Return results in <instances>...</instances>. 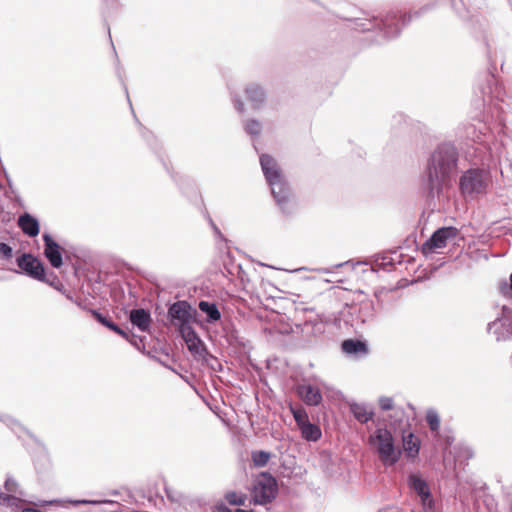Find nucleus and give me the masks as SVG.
I'll list each match as a JSON object with an SVG mask.
<instances>
[{
    "label": "nucleus",
    "mask_w": 512,
    "mask_h": 512,
    "mask_svg": "<svg viewBox=\"0 0 512 512\" xmlns=\"http://www.w3.org/2000/svg\"><path fill=\"white\" fill-rule=\"evenodd\" d=\"M460 152L451 141L439 143L429 154L420 179V188L428 201L439 199L444 187L457 174Z\"/></svg>",
    "instance_id": "1"
},
{
    "label": "nucleus",
    "mask_w": 512,
    "mask_h": 512,
    "mask_svg": "<svg viewBox=\"0 0 512 512\" xmlns=\"http://www.w3.org/2000/svg\"><path fill=\"white\" fill-rule=\"evenodd\" d=\"M421 11L413 14H402L400 11L391 10L377 16H369L366 18H356L353 20V28L359 32H367L377 30L382 39L388 40L397 37L401 28L408 24L413 17H420Z\"/></svg>",
    "instance_id": "2"
},
{
    "label": "nucleus",
    "mask_w": 512,
    "mask_h": 512,
    "mask_svg": "<svg viewBox=\"0 0 512 512\" xmlns=\"http://www.w3.org/2000/svg\"><path fill=\"white\" fill-rule=\"evenodd\" d=\"M260 165L276 204L283 213L289 214L291 211V189L278 162L271 155L262 154L260 156Z\"/></svg>",
    "instance_id": "3"
},
{
    "label": "nucleus",
    "mask_w": 512,
    "mask_h": 512,
    "mask_svg": "<svg viewBox=\"0 0 512 512\" xmlns=\"http://www.w3.org/2000/svg\"><path fill=\"white\" fill-rule=\"evenodd\" d=\"M491 183L489 168L471 167L459 178V191L464 198L475 199L486 194Z\"/></svg>",
    "instance_id": "4"
},
{
    "label": "nucleus",
    "mask_w": 512,
    "mask_h": 512,
    "mask_svg": "<svg viewBox=\"0 0 512 512\" xmlns=\"http://www.w3.org/2000/svg\"><path fill=\"white\" fill-rule=\"evenodd\" d=\"M369 444L374 447L385 466L395 465L401 457L402 451L396 447L394 437L386 427L377 428L370 435Z\"/></svg>",
    "instance_id": "5"
},
{
    "label": "nucleus",
    "mask_w": 512,
    "mask_h": 512,
    "mask_svg": "<svg viewBox=\"0 0 512 512\" xmlns=\"http://www.w3.org/2000/svg\"><path fill=\"white\" fill-rule=\"evenodd\" d=\"M249 504L267 505L278 495V483L268 472H261L250 489Z\"/></svg>",
    "instance_id": "6"
},
{
    "label": "nucleus",
    "mask_w": 512,
    "mask_h": 512,
    "mask_svg": "<svg viewBox=\"0 0 512 512\" xmlns=\"http://www.w3.org/2000/svg\"><path fill=\"white\" fill-rule=\"evenodd\" d=\"M488 333L494 335L497 342L512 339V308L502 306L498 317L487 325Z\"/></svg>",
    "instance_id": "7"
},
{
    "label": "nucleus",
    "mask_w": 512,
    "mask_h": 512,
    "mask_svg": "<svg viewBox=\"0 0 512 512\" xmlns=\"http://www.w3.org/2000/svg\"><path fill=\"white\" fill-rule=\"evenodd\" d=\"M197 311L185 300L176 301L168 308V319L178 329L191 324Z\"/></svg>",
    "instance_id": "8"
},
{
    "label": "nucleus",
    "mask_w": 512,
    "mask_h": 512,
    "mask_svg": "<svg viewBox=\"0 0 512 512\" xmlns=\"http://www.w3.org/2000/svg\"><path fill=\"white\" fill-rule=\"evenodd\" d=\"M16 263L21 271L38 281H46V273L43 262L30 253H23L18 256Z\"/></svg>",
    "instance_id": "9"
},
{
    "label": "nucleus",
    "mask_w": 512,
    "mask_h": 512,
    "mask_svg": "<svg viewBox=\"0 0 512 512\" xmlns=\"http://www.w3.org/2000/svg\"><path fill=\"white\" fill-rule=\"evenodd\" d=\"M35 506H47V505H55L59 507H67L68 504L78 506V505H100V504H110L115 508L113 510H104L103 512H122L121 504L117 501L113 500H89V499H53V500H39L38 502L33 503Z\"/></svg>",
    "instance_id": "10"
},
{
    "label": "nucleus",
    "mask_w": 512,
    "mask_h": 512,
    "mask_svg": "<svg viewBox=\"0 0 512 512\" xmlns=\"http://www.w3.org/2000/svg\"><path fill=\"white\" fill-rule=\"evenodd\" d=\"M458 234V229L453 226H447L437 229L431 237L423 244V253H431L436 249L444 248L447 242L455 238Z\"/></svg>",
    "instance_id": "11"
},
{
    "label": "nucleus",
    "mask_w": 512,
    "mask_h": 512,
    "mask_svg": "<svg viewBox=\"0 0 512 512\" xmlns=\"http://www.w3.org/2000/svg\"><path fill=\"white\" fill-rule=\"evenodd\" d=\"M44 241V256L53 268L63 265L62 248L49 233L42 235Z\"/></svg>",
    "instance_id": "12"
},
{
    "label": "nucleus",
    "mask_w": 512,
    "mask_h": 512,
    "mask_svg": "<svg viewBox=\"0 0 512 512\" xmlns=\"http://www.w3.org/2000/svg\"><path fill=\"white\" fill-rule=\"evenodd\" d=\"M297 395L308 406H318L322 402L321 391L310 384H300L296 388Z\"/></svg>",
    "instance_id": "13"
},
{
    "label": "nucleus",
    "mask_w": 512,
    "mask_h": 512,
    "mask_svg": "<svg viewBox=\"0 0 512 512\" xmlns=\"http://www.w3.org/2000/svg\"><path fill=\"white\" fill-rule=\"evenodd\" d=\"M17 224L21 231L28 237H36L40 232L38 219L28 212H25L18 217Z\"/></svg>",
    "instance_id": "14"
},
{
    "label": "nucleus",
    "mask_w": 512,
    "mask_h": 512,
    "mask_svg": "<svg viewBox=\"0 0 512 512\" xmlns=\"http://www.w3.org/2000/svg\"><path fill=\"white\" fill-rule=\"evenodd\" d=\"M129 320L133 326H136L142 332L149 331L152 322L150 312L143 308L132 309Z\"/></svg>",
    "instance_id": "15"
},
{
    "label": "nucleus",
    "mask_w": 512,
    "mask_h": 512,
    "mask_svg": "<svg viewBox=\"0 0 512 512\" xmlns=\"http://www.w3.org/2000/svg\"><path fill=\"white\" fill-rule=\"evenodd\" d=\"M245 95L254 109H260L266 101L265 90L256 83H250L246 86Z\"/></svg>",
    "instance_id": "16"
},
{
    "label": "nucleus",
    "mask_w": 512,
    "mask_h": 512,
    "mask_svg": "<svg viewBox=\"0 0 512 512\" xmlns=\"http://www.w3.org/2000/svg\"><path fill=\"white\" fill-rule=\"evenodd\" d=\"M188 350L197 358L202 359L206 363L209 362V360H214L216 362V358L210 354L205 347L203 341L200 339V337H196L190 341L186 342Z\"/></svg>",
    "instance_id": "17"
},
{
    "label": "nucleus",
    "mask_w": 512,
    "mask_h": 512,
    "mask_svg": "<svg viewBox=\"0 0 512 512\" xmlns=\"http://www.w3.org/2000/svg\"><path fill=\"white\" fill-rule=\"evenodd\" d=\"M403 450L408 458H415L419 454L420 440L412 432L402 435Z\"/></svg>",
    "instance_id": "18"
},
{
    "label": "nucleus",
    "mask_w": 512,
    "mask_h": 512,
    "mask_svg": "<svg viewBox=\"0 0 512 512\" xmlns=\"http://www.w3.org/2000/svg\"><path fill=\"white\" fill-rule=\"evenodd\" d=\"M410 487L420 496L422 504L429 500L430 489L425 480L412 474L409 476Z\"/></svg>",
    "instance_id": "19"
},
{
    "label": "nucleus",
    "mask_w": 512,
    "mask_h": 512,
    "mask_svg": "<svg viewBox=\"0 0 512 512\" xmlns=\"http://www.w3.org/2000/svg\"><path fill=\"white\" fill-rule=\"evenodd\" d=\"M342 350L348 355L366 354L367 344L359 339H346L341 344Z\"/></svg>",
    "instance_id": "20"
},
{
    "label": "nucleus",
    "mask_w": 512,
    "mask_h": 512,
    "mask_svg": "<svg viewBox=\"0 0 512 512\" xmlns=\"http://www.w3.org/2000/svg\"><path fill=\"white\" fill-rule=\"evenodd\" d=\"M199 310L206 315L208 323H215L221 318V313L214 302L202 300L198 304Z\"/></svg>",
    "instance_id": "21"
},
{
    "label": "nucleus",
    "mask_w": 512,
    "mask_h": 512,
    "mask_svg": "<svg viewBox=\"0 0 512 512\" xmlns=\"http://www.w3.org/2000/svg\"><path fill=\"white\" fill-rule=\"evenodd\" d=\"M349 408L355 419L362 424H366L373 418V410H368L367 406L363 403H351Z\"/></svg>",
    "instance_id": "22"
},
{
    "label": "nucleus",
    "mask_w": 512,
    "mask_h": 512,
    "mask_svg": "<svg viewBox=\"0 0 512 512\" xmlns=\"http://www.w3.org/2000/svg\"><path fill=\"white\" fill-rule=\"evenodd\" d=\"M302 437L311 442H316L321 438V429L318 425L311 423L310 421L301 426L300 428Z\"/></svg>",
    "instance_id": "23"
},
{
    "label": "nucleus",
    "mask_w": 512,
    "mask_h": 512,
    "mask_svg": "<svg viewBox=\"0 0 512 512\" xmlns=\"http://www.w3.org/2000/svg\"><path fill=\"white\" fill-rule=\"evenodd\" d=\"M376 311L374 303L371 300L363 301L359 307L358 318L362 323L372 320L375 317Z\"/></svg>",
    "instance_id": "24"
},
{
    "label": "nucleus",
    "mask_w": 512,
    "mask_h": 512,
    "mask_svg": "<svg viewBox=\"0 0 512 512\" xmlns=\"http://www.w3.org/2000/svg\"><path fill=\"white\" fill-rule=\"evenodd\" d=\"M224 499L232 506H245L248 500V496L245 493L228 491L225 493Z\"/></svg>",
    "instance_id": "25"
},
{
    "label": "nucleus",
    "mask_w": 512,
    "mask_h": 512,
    "mask_svg": "<svg viewBox=\"0 0 512 512\" xmlns=\"http://www.w3.org/2000/svg\"><path fill=\"white\" fill-rule=\"evenodd\" d=\"M252 462L255 467L262 468L267 465L271 458V453L266 451H253L251 454Z\"/></svg>",
    "instance_id": "26"
},
{
    "label": "nucleus",
    "mask_w": 512,
    "mask_h": 512,
    "mask_svg": "<svg viewBox=\"0 0 512 512\" xmlns=\"http://www.w3.org/2000/svg\"><path fill=\"white\" fill-rule=\"evenodd\" d=\"M244 130L248 135L257 137L262 132V124L257 119H249L244 123Z\"/></svg>",
    "instance_id": "27"
},
{
    "label": "nucleus",
    "mask_w": 512,
    "mask_h": 512,
    "mask_svg": "<svg viewBox=\"0 0 512 512\" xmlns=\"http://www.w3.org/2000/svg\"><path fill=\"white\" fill-rule=\"evenodd\" d=\"M290 411H291L293 418L299 428L301 426H303L304 424H306L307 422H309L308 414L304 408H302V407L297 408V407L290 406Z\"/></svg>",
    "instance_id": "28"
},
{
    "label": "nucleus",
    "mask_w": 512,
    "mask_h": 512,
    "mask_svg": "<svg viewBox=\"0 0 512 512\" xmlns=\"http://www.w3.org/2000/svg\"><path fill=\"white\" fill-rule=\"evenodd\" d=\"M426 421L432 432H437L440 428V417L436 410L429 409L426 413Z\"/></svg>",
    "instance_id": "29"
},
{
    "label": "nucleus",
    "mask_w": 512,
    "mask_h": 512,
    "mask_svg": "<svg viewBox=\"0 0 512 512\" xmlns=\"http://www.w3.org/2000/svg\"><path fill=\"white\" fill-rule=\"evenodd\" d=\"M466 137L473 142L482 143L483 138L486 137V134L482 131L481 128L477 129L474 125H470L466 128Z\"/></svg>",
    "instance_id": "30"
},
{
    "label": "nucleus",
    "mask_w": 512,
    "mask_h": 512,
    "mask_svg": "<svg viewBox=\"0 0 512 512\" xmlns=\"http://www.w3.org/2000/svg\"><path fill=\"white\" fill-rule=\"evenodd\" d=\"M172 178L177 183V185L180 187L181 190L184 191L185 189H191L195 193L198 192L197 188L195 187V185L191 179L181 176V175H173V174H172Z\"/></svg>",
    "instance_id": "31"
},
{
    "label": "nucleus",
    "mask_w": 512,
    "mask_h": 512,
    "mask_svg": "<svg viewBox=\"0 0 512 512\" xmlns=\"http://www.w3.org/2000/svg\"><path fill=\"white\" fill-rule=\"evenodd\" d=\"M178 331L181 334L182 338L184 339L185 343L196 337H199L196 331L191 326V324L181 327L180 329H178Z\"/></svg>",
    "instance_id": "32"
},
{
    "label": "nucleus",
    "mask_w": 512,
    "mask_h": 512,
    "mask_svg": "<svg viewBox=\"0 0 512 512\" xmlns=\"http://www.w3.org/2000/svg\"><path fill=\"white\" fill-rule=\"evenodd\" d=\"M400 257V255L397 254V252H394L392 254H387V255H384L381 257V262H380V266L383 267V268H386L388 266H394V264L396 262H400L398 260V258Z\"/></svg>",
    "instance_id": "33"
},
{
    "label": "nucleus",
    "mask_w": 512,
    "mask_h": 512,
    "mask_svg": "<svg viewBox=\"0 0 512 512\" xmlns=\"http://www.w3.org/2000/svg\"><path fill=\"white\" fill-rule=\"evenodd\" d=\"M378 404L383 411H392L395 408L393 398L387 396L379 397Z\"/></svg>",
    "instance_id": "34"
},
{
    "label": "nucleus",
    "mask_w": 512,
    "mask_h": 512,
    "mask_svg": "<svg viewBox=\"0 0 512 512\" xmlns=\"http://www.w3.org/2000/svg\"><path fill=\"white\" fill-rule=\"evenodd\" d=\"M93 316L94 318L99 322L101 323L103 326L105 327H109V325L112 323V320L103 315L102 313H100L98 310H95V309H89L88 310Z\"/></svg>",
    "instance_id": "35"
},
{
    "label": "nucleus",
    "mask_w": 512,
    "mask_h": 512,
    "mask_svg": "<svg viewBox=\"0 0 512 512\" xmlns=\"http://www.w3.org/2000/svg\"><path fill=\"white\" fill-rule=\"evenodd\" d=\"M451 5H452V8L454 9V11L456 12V14L460 18L466 17L465 7L461 0H459V1L452 0Z\"/></svg>",
    "instance_id": "36"
},
{
    "label": "nucleus",
    "mask_w": 512,
    "mask_h": 512,
    "mask_svg": "<svg viewBox=\"0 0 512 512\" xmlns=\"http://www.w3.org/2000/svg\"><path fill=\"white\" fill-rule=\"evenodd\" d=\"M165 493H166L167 498L171 502H179L180 499L182 498V495L179 492H177V491H175L172 488L167 487V486H165Z\"/></svg>",
    "instance_id": "37"
},
{
    "label": "nucleus",
    "mask_w": 512,
    "mask_h": 512,
    "mask_svg": "<svg viewBox=\"0 0 512 512\" xmlns=\"http://www.w3.org/2000/svg\"><path fill=\"white\" fill-rule=\"evenodd\" d=\"M404 416V409L402 407H395L392 410V414L389 415V418L393 423H396L398 421H401L402 417Z\"/></svg>",
    "instance_id": "38"
},
{
    "label": "nucleus",
    "mask_w": 512,
    "mask_h": 512,
    "mask_svg": "<svg viewBox=\"0 0 512 512\" xmlns=\"http://www.w3.org/2000/svg\"><path fill=\"white\" fill-rule=\"evenodd\" d=\"M202 214L203 216L207 219L209 225L211 226V228L213 229V231L215 232V234L217 235H221V232L219 230V228L217 227V225L215 224V222L213 221V219L211 218L210 214L208 213L206 207H204V209H202Z\"/></svg>",
    "instance_id": "39"
},
{
    "label": "nucleus",
    "mask_w": 512,
    "mask_h": 512,
    "mask_svg": "<svg viewBox=\"0 0 512 512\" xmlns=\"http://www.w3.org/2000/svg\"><path fill=\"white\" fill-rule=\"evenodd\" d=\"M107 9L112 11H118L122 8L120 0H103Z\"/></svg>",
    "instance_id": "40"
},
{
    "label": "nucleus",
    "mask_w": 512,
    "mask_h": 512,
    "mask_svg": "<svg viewBox=\"0 0 512 512\" xmlns=\"http://www.w3.org/2000/svg\"><path fill=\"white\" fill-rule=\"evenodd\" d=\"M0 256L5 259H9L12 257V248L3 242H0Z\"/></svg>",
    "instance_id": "41"
},
{
    "label": "nucleus",
    "mask_w": 512,
    "mask_h": 512,
    "mask_svg": "<svg viewBox=\"0 0 512 512\" xmlns=\"http://www.w3.org/2000/svg\"><path fill=\"white\" fill-rule=\"evenodd\" d=\"M4 487L7 492L12 493L16 491L17 483L12 477H7L4 482Z\"/></svg>",
    "instance_id": "42"
},
{
    "label": "nucleus",
    "mask_w": 512,
    "mask_h": 512,
    "mask_svg": "<svg viewBox=\"0 0 512 512\" xmlns=\"http://www.w3.org/2000/svg\"><path fill=\"white\" fill-rule=\"evenodd\" d=\"M45 283H48L49 285L51 286H54L57 290L59 291H62L61 288L55 286V282H59V279L58 277L54 274V272H51L48 277L46 276V281H44Z\"/></svg>",
    "instance_id": "43"
},
{
    "label": "nucleus",
    "mask_w": 512,
    "mask_h": 512,
    "mask_svg": "<svg viewBox=\"0 0 512 512\" xmlns=\"http://www.w3.org/2000/svg\"><path fill=\"white\" fill-rule=\"evenodd\" d=\"M218 511L219 512H254L253 510H244V509H241V508H236L235 510H232L230 508H228L227 506L225 505H220L218 507Z\"/></svg>",
    "instance_id": "44"
},
{
    "label": "nucleus",
    "mask_w": 512,
    "mask_h": 512,
    "mask_svg": "<svg viewBox=\"0 0 512 512\" xmlns=\"http://www.w3.org/2000/svg\"><path fill=\"white\" fill-rule=\"evenodd\" d=\"M425 512H433L434 511V501L432 499L431 493L429 492V500H426V504H422Z\"/></svg>",
    "instance_id": "45"
},
{
    "label": "nucleus",
    "mask_w": 512,
    "mask_h": 512,
    "mask_svg": "<svg viewBox=\"0 0 512 512\" xmlns=\"http://www.w3.org/2000/svg\"><path fill=\"white\" fill-rule=\"evenodd\" d=\"M233 104H234L235 109L239 113H243L244 112V104H243V102L241 101V99L239 97H234L233 98Z\"/></svg>",
    "instance_id": "46"
},
{
    "label": "nucleus",
    "mask_w": 512,
    "mask_h": 512,
    "mask_svg": "<svg viewBox=\"0 0 512 512\" xmlns=\"http://www.w3.org/2000/svg\"><path fill=\"white\" fill-rule=\"evenodd\" d=\"M115 333H117L118 335L122 336L124 339L129 340L133 345H136V343L134 341L129 339V334L125 330L120 328L119 326L115 330Z\"/></svg>",
    "instance_id": "47"
},
{
    "label": "nucleus",
    "mask_w": 512,
    "mask_h": 512,
    "mask_svg": "<svg viewBox=\"0 0 512 512\" xmlns=\"http://www.w3.org/2000/svg\"><path fill=\"white\" fill-rule=\"evenodd\" d=\"M510 289L512 290V273L510 274V286H508L507 282L504 281L500 284V291L502 293H506V291Z\"/></svg>",
    "instance_id": "48"
},
{
    "label": "nucleus",
    "mask_w": 512,
    "mask_h": 512,
    "mask_svg": "<svg viewBox=\"0 0 512 512\" xmlns=\"http://www.w3.org/2000/svg\"><path fill=\"white\" fill-rule=\"evenodd\" d=\"M62 292L68 300L75 303V300H77V298H74L70 292H66V291H62Z\"/></svg>",
    "instance_id": "49"
},
{
    "label": "nucleus",
    "mask_w": 512,
    "mask_h": 512,
    "mask_svg": "<svg viewBox=\"0 0 512 512\" xmlns=\"http://www.w3.org/2000/svg\"><path fill=\"white\" fill-rule=\"evenodd\" d=\"M207 364H208V365H210V366H211V368H212L213 370H216V368H215V366H214L215 364H217V365H218V367H219V368H221V364H220L217 360H216V362H215L214 360H211V359H210V360H209V362H208Z\"/></svg>",
    "instance_id": "50"
},
{
    "label": "nucleus",
    "mask_w": 512,
    "mask_h": 512,
    "mask_svg": "<svg viewBox=\"0 0 512 512\" xmlns=\"http://www.w3.org/2000/svg\"><path fill=\"white\" fill-rule=\"evenodd\" d=\"M21 512H42V511L32 508V507H25L21 510Z\"/></svg>",
    "instance_id": "51"
},
{
    "label": "nucleus",
    "mask_w": 512,
    "mask_h": 512,
    "mask_svg": "<svg viewBox=\"0 0 512 512\" xmlns=\"http://www.w3.org/2000/svg\"><path fill=\"white\" fill-rule=\"evenodd\" d=\"M75 304H76L78 307H80L81 309H83V310H86V309H87V308H86V306L84 305V303H83V301H82V300H79V299L75 300Z\"/></svg>",
    "instance_id": "52"
},
{
    "label": "nucleus",
    "mask_w": 512,
    "mask_h": 512,
    "mask_svg": "<svg viewBox=\"0 0 512 512\" xmlns=\"http://www.w3.org/2000/svg\"><path fill=\"white\" fill-rule=\"evenodd\" d=\"M6 177H8V176L6 175ZM7 181H8V185H9V192L12 194H15L16 191L13 188V184H12L11 180L9 178H7Z\"/></svg>",
    "instance_id": "53"
},
{
    "label": "nucleus",
    "mask_w": 512,
    "mask_h": 512,
    "mask_svg": "<svg viewBox=\"0 0 512 512\" xmlns=\"http://www.w3.org/2000/svg\"><path fill=\"white\" fill-rule=\"evenodd\" d=\"M118 328V325L115 324L113 321L112 323L109 325L108 329L112 330L115 332V330Z\"/></svg>",
    "instance_id": "54"
},
{
    "label": "nucleus",
    "mask_w": 512,
    "mask_h": 512,
    "mask_svg": "<svg viewBox=\"0 0 512 512\" xmlns=\"http://www.w3.org/2000/svg\"><path fill=\"white\" fill-rule=\"evenodd\" d=\"M465 453H466V458H471L473 456V453L469 448L465 449Z\"/></svg>",
    "instance_id": "55"
},
{
    "label": "nucleus",
    "mask_w": 512,
    "mask_h": 512,
    "mask_svg": "<svg viewBox=\"0 0 512 512\" xmlns=\"http://www.w3.org/2000/svg\"><path fill=\"white\" fill-rule=\"evenodd\" d=\"M110 495H112V496H118V495H119V491H117V490H113V491H111V492H110Z\"/></svg>",
    "instance_id": "56"
},
{
    "label": "nucleus",
    "mask_w": 512,
    "mask_h": 512,
    "mask_svg": "<svg viewBox=\"0 0 512 512\" xmlns=\"http://www.w3.org/2000/svg\"><path fill=\"white\" fill-rule=\"evenodd\" d=\"M164 166H165L166 170L170 173L169 167L166 165V163H164Z\"/></svg>",
    "instance_id": "57"
},
{
    "label": "nucleus",
    "mask_w": 512,
    "mask_h": 512,
    "mask_svg": "<svg viewBox=\"0 0 512 512\" xmlns=\"http://www.w3.org/2000/svg\"><path fill=\"white\" fill-rule=\"evenodd\" d=\"M509 512H512V501H511L510 506H509Z\"/></svg>",
    "instance_id": "58"
}]
</instances>
